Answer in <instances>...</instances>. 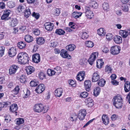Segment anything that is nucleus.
<instances>
[{
    "mask_svg": "<svg viewBox=\"0 0 130 130\" xmlns=\"http://www.w3.org/2000/svg\"><path fill=\"white\" fill-rule=\"evenodd\" d=\"M49 109L48 106H44L43 104L40 103L36 104L33 107L34 111L38 113L42 112L44 113L47 112Z\"/></svg>",
    "mask_w": 130,
    "mask_h": 130,
    "instance_id": "1",
    "label": "nucleus"
},
{
    "mask_svg": "<svg viewBox=\"0 0 130 130\" xmlns=\"http://www.w3.org/2000/svg\"><path fill=\"white\" fill-rule=\"evenodd\" d=\"M113 104L116 108H120L123 104L122 99L120 95H118L113 98Z\"/></svg>",
    "mask_w": 130,
    "mask_h": 130,
    "instance_id": "2",
    "label": "nucleus"
},
{
    "mask_svg": "<svg viewBox=\"0 0 130 130\" xmlns=\"http://www.w3.org/2000/svg\"><path fill=\"white\" fill-rule=\"evenodd\" d=\"M85 13L86 16L88 19H91L94 17V13L91 10L90 8L89 7L86 6L85 7Z\"/></svg>",
    "mask_w": 130,
    "mask_h": 130,
    "instance_id": "3",
    "label": "nucleus"
},
{
    "mask_svg": "<svg viewBox=\"0 0 130 130\" xmlns=\"http://www.w3.org/2000/svg\"><path fill=\"white\" fill-rule=\"evenodd\" d=\"M120 47L117 45L112 46L110 48V53L113 55H116L118 54L120 52Z\"/></svg>",
    "mask_w": 130,
    "mask_h": 130,
    "instance_id": "4",
    "label": "nucleus"
},
{
    "mask_svg": "<svg viewBox=\"0 0 130 130\" xmlns=\"http://www.w3.org/2000/svg\"><path fill=\"white\" fill-rule=\"evenodd\" d=\"M98 53L96 52L93 53L90 56L88 60V61L90 65H92L95 59L98 57Z\"/></svg>",
    "mask_w": 130,
    "mask_h": 130,
    "instance_id": "5",
    "label": "nucleus"
},
{
    "mask_svg": "<svg viewBox=\"0 0 130 130\" xmlns=\"http://www.w3.org/2000/svg\"><path fill=\"white\" fill-rule=\"evenodd\" d=\"M10 11L9 10H4V13L1 17L2 20L5 21L8 20L9 19L10 17H8L10 14Z\"/></svg>",
    "mask_w": 130,
    "mask_h": 130,
    "instance_id": "6",
    "label": "nucleus"
},
{
    "mask_svg": "<svg viewBox=\"0 0 130 130\" xmlns=\"http://www.w3.org/2000/svg\"><path fill=\"white\" fill-rule=\"evenodd\" d=\"M19 68V67L14 64L11 66L9 69V73L10 74H15Z\"/></svg>",
    "mask_w": 130,
    "mask_h": 130,
    "instance_id": "7",
    "label": "nucleus"
},
{
    "mask_svg": "<svg viewBox=\"0 0 130 130\" xmlns=\"http://www.w3.org/2000/svg\"><path fill=\"white\" fill-rule=\"evenodd\" d=\"M18 106L16 104L13 103L11 104L9 107V111L10 112L14 113L16 116L17 115V112L16 111L18 109Z\"/></svg>",
    "mask_w": 130,
    "mask_h": 130,
    "instance_id": "8",
    "label": "nucleus"
},
{
    "mask_svg": "<svg viewBox=\"0 0 130 130\" xmlns=\"http://www.w3.org/2000/svg\"><path fill=\"white\" fill-rule=\"evenodd\" d=\"M32 58V61L35 63H38L40 61V57L39 53H36L33 54Z\"/></svg>",
    "mask_w": 130,
    "mask_h": 130,
    "instance_id": "9",
    "label": "nucleus"
},
{
    "mask_svg": "<svg viewBox=\"0 0 130 130\" xmlns=\"http://www.w3.org/2000/svg\"><path fill=\"white\" fill-rule=\"evenodd\" d=\"M44 26L46 30L48 31H51L53 28L54 24L51 22H47L44 24Z\"/></svg>",
    "mask_w": 130,
    "mask_h": 130,
    "instance_id": "10",
    "label": "nucleus"
},
{
    "mask_svg": "<svg viewBox=\"0 0 130 130\" xmlns=\"http://www.w3.org/2000/svg\"><path fill=\"white\" fill-rule=\"evenodd\" d=\"M86 114V111L84 109L80 110L79 112L77 117L80 120H83Z\"/></svg>",
    "mask_w": 130,
    "mask_h": 130,
    "instance_id": "11",
    "label": "nucleus"
},
{
    "mask_svg": "<svg viewBox=\"0 0 130 130\" xmlns=\"http://www.w3.org/2000/svg\"><path fill=\"white\" fill-rule=\"evenodd\" d=\"M9 19L8 24L10 26L13 27L17 25L18 22L16 19L10 18Z\"/></svg>",
    "mask_w": 130,
    "mask_h": 130,
    "instance_id": "12",
    "label": "nucleus"
},
{
    "mask_svg": "<svg viewBox=\"0 0 130 130\" xmlns=\"http://www.w3.org/2000/svg\"><path fill=\"white\" fill-rule=\"evenodd\" d=\"M60 53L61 56L63 58H66L68 59H70L71 58V56L67 53V51L62 50L61 51Z\"/></svg>",
    "mask_w": 130,
    "mask_h": 130,
    "instance_id": "13",
    "label": "nucleus"
},
{
    "mask_svg": "<svg viewBox=\"0 0 130 130\" xmlns=\"http://www.w3.org/2000/svg\"><path fill=\"white\" fill-rule=\"evenodd\" d=\"M92 76V80L93 82H94L98 81L100 77L99 74L97 72L94 73Z\"/></svg>",
    "mask_w": 130,
    "mask_h": 130,
    "instance_id": "14",
    "label": "nucleus"
},
{
    "mask_svg": "<svg viewBox=\"0 0 130 130\" xmlns=\"http://www.w3.org/2000/svg\"><path fill=\"white\" fill-rule=\"evenodd\" d=\"M45 88L44 85L41 84L38 86L35 90L36 93H41L44 90Z\"/></svg>",
    "mask_w": 130,
    "mask_h": 130,
    "instance_id": "15",
    "label": "nucleus"
},
{
    "mask_svg": "<svg viewBox=\"0 0 130 130\" xmlns=\"http://www.w3.org/2000/svg\"><path fill=\"white\" fill-rule=\"evenodd\" d=\"M85 74V72L84 71L79 72L76 76L77 80L80 81L83 80L84 78Z\"/></svg>",
    "mask_w": 130,
    "mask_h": 130,
    "instance_id": "16",
    "label": "nucleus"
},
{
    "mask_svg": "<svg viewBox=\"0 0 130 130\" xmlns=\"http://www.w3.org/2000/svg\"><path fill=\"white\" fill-rule=\"evenodd\" d=\"M119 33L121 37L123 38H125L128 36V32L127 30H120L119 31Z\"/></svg>",
    "mask_w": 130,
    "mask_h": 130,
    "instance_id": "17",
    "label": "nucleus"
},
{
    "mask_svg": "<svg viewBox=\"0 0 130 130\" xmlns=\"http://www.w3.org/2000/svg\"><path fill=\"white\" fill-rule=\"evenodd\" d=\"M22 57L23 60L24 65L28 63L29 61V58L27 54L25 52H22Z\"/></svg>",
    "mask_w": 130,
    "mask_h": 130,
    "instance_id": "18",
    "label": "nucleus"
},
{
    "mask_svg": "<svg viewBox=\"0 0 130 130\" xmlns=\"http://www.w3.org/2000/svg\"><path fill=\"white\" fill-rule=\"evenodd\" d=\"M25 70L27 74L29 75L34 72L35 71V69L32 66H29L26 67Z\"/></svg>",
    "mask_w": 130,
    "mask_h": 130,
    "instance_id": "19",
    "label": "nucleus"
},
{
    "mask_svg": "<svg viewBox=\"0 0 130 130\" xmlns=\"http://www.w3.org/2000/svg\"><path fill=\"white\" fill-rule=\"evenodd\" d=\"M8 54L10 57H12L15 56L16 54V50L15 47L11 48L8 51Z\"/></svg>",
    "mask_w": 130,
    "mask_h": 130,
    "instance_id": "20",
    "label": "nucleus"
},
{
    "mask_svg": "<svg viewBox=\"0 0 130 130\" xmlns=\"http://www.w3.org/2000/svg\"><path fill=\"white\" fill-rule=\"evenodd\" d=\"M84 85L86 90L87 91H89L91 86V81L89 80H86L84 82Z\"/></svg>",
    "mask_w": 130,
    "mask_h": 130,
    "instance_id": "21",
    "label": "nucleus"
},
{
    "mask_svg": "<svg viewBox=\"0 0 130 130\" xmlns=\"http://www.w3.org/2000/svg\"><path fill=\"white\" fill-rule=\"evenodd\" d=\"M113 40L116 43L119 44L122 43V38L121 36L116 35L113 37Z\"/></svg>",
    "mask_w": 130,
    "mask_h": 130,
    "instance_id": "22",
    "label": "nucleus"
},
{
    "mask_svg": "<svg viewBox=\"0 0 130 130\" xmlns=\"http://www.w3.org/2000/svg\"><path fill=\"white\" fill-rule=\"evenodd\" d=\"M102 120L103 123L105 125H107L109 124V119L106 115L105 114L103 115Z\"/></svg>",
    "mask_w": 130,
    "mask_h": 130,
    "instance_id": "23",
    "label": "nucleus"
},
{
    "mask_svg": "<svg viewBox=\"0 0 130 130\" xmlns=\"http://www.w3.org/2000/svg\"><path fill=\"white\" fill-rule=\"evenodd\" d=\"M22 56V52L19 53L17 57V61L18 63L24 65L23 60V59Z\"/></svg>",
    "mask_w": 130,
    "mask_h": 130,
    "instance_id": "24",
    "label": "nucleus"
},
{
    "mask_svg": "<svg viewBox=\"0 0 130 130\" xmlns=\"http://www.w3.org/2000/svg\"><path fill=\"white\" fill-rule=\"evenodd\" d=\"M36 43L39 45L43 44L45 42L44 38L42 37L36 38Z\"/></svg>",
    "mask_w": 130,
    "mask_h": 130,
    "instance_id": "25",
    "label": "nucleus"
},
{
    "mask_svg": "<svg viewBox=\"0 0 130 130\" xmlns=\"http://www.w3.org/2000/svg\"><path fill=\"white\" fill-rule=\"evenodd\" d=\"M90 7L96 9L98 7V5L97 3L94 1H91L88 3Z\"/></svg>",
    "mask_w": 130,
    "mask_h": 130,
    "instance_id": "26",
    "label": "nucleus"
},
{
    "mask_svg": "<svg viewBox=\"0 0 130 130\" xmlns=\"http://www.w3.org/2000/svg\"><path fill=\"white\" fill-rule=\"evenodd\" d=\"M24 39L25 41L27 43H30L33 41V37L29 35H27L24 36Z\"/></svg>",
    "mask_w": 130,
    "mask_h": 130,
    "instance_id": "27",
    "label": "nucleus"
},
{
    "mask_svg": "<svg viewBox=\"0 0 130 130\" xmlns=\"http://www.w3.org/2000/svg\"><path fill=\"white\" fill-rule=\"evenodd\" d=\"M102 7L103 10L105 12L108 11L109 9V4L106 2H104L102 4Z\"/></svg>",
    "mask_w": 130,
    "mask_h": 130,
    "instance_id": "28",
    "label": "nucleus"
},
{
    "mask_svg": "<svg viewBox=\"0 0 130 130\" xmlns=\"http://www.w3.org/2000/svg\"><path fill=\"white\" fill-rule=\"evenodd\" d=\"M98 34L101 36H104L106 34V31L103 28H100L97 30Z\"/></svg>",
    "mask_w": 130,
    "mask_h": 130,
    "instance_id": "29",
    "label": "nucleus"
},
{
    "mask_svg": "<svg viewBox=\"0 0 130 130\" xmlns=\"http://www.w3.org/2000/svg\"><path fill=\"white\" fill-rule=\"evenodd\" d=\"M26 45V44L24 42L20 41L18 43L17 46L20 49H22L25 48Z\"/></svg>",
    "mask_w": 130,
    "mask_h": 130,
    "instance_id": "30",
    "label": "nucleus"
},
{
    "mask_svg": "<svg viewBox=\"0 0 130 130\" xmlns=\"http://www.w3.org/2000/svg\"><path fill=\"white\" fill-rule=\"evenodd\" d=\"M124 90L126 92H128L130 90V82L126 81L124 84Z\"/></svg>",
    "mask_w": 130,
    "mask_h": 130,
    "instance_id": "31",
    "label": "nucleus"
},
{
    "mask_svg": "<svg viewBox=\"0 0 130 130\" xmlns=\"http://www.w3.org/2000/svg\"><path fill=\"white\" fill-rule=\"evenodd\" d=\"M85 102L89 107H92L93 105V100L91 98L86 99L85 100Z\"/></svg>",
    "mask_w": 130,
    "mask_h": 130,
    "instance_id": "32",
    "label": "nucleus"
},
{
    "mask_svg": "<svg viewBox=\"0 0 130 130\" xmlns=\"http://www.w3.org/2000/svg\"><path fill=\"white\" fill-rule=\"evenodd\" d=\"M82 13L79 12H73L72 14V16L75 19L79 18L81 17L82 14Z\"/></svg>",
    "mask_w": 130,
    "mask_h": 130,
    "instance_id": "33",
    "label": "nucleus"
},
{
    "mask_svg": "<svg viewBox=\"0 0 130 130\" xmlns=\"http://www.w3.org/2000/svg\"><path fill=\"white\" fill-rule=\"evenodd\" d=\"M76 47L73 44H70L66 47V49L69 51H72L74 50Z\"/></svg>",
    "mask_w": 130,
    "mask_h": 130,
    "instance_id": "34",
    "label": "nucleus"
},
{
    "mask_svg": "<svg viewBox=\"0 0 130 130\" xmlns=\"http://www.w3.org/2000/svg\"><path fill=\"white\" fill-rule=\"evenodd\" d=\"M104 63L102 59H98L96 61V67L99 68H101L102 67Z\"/></svg>",
    "mask_w": 130,
    "mask_h": 130,
    "instance_id": "35",
    "label": "nucleus"
},
{
    "mask_svg": "<svg viewBox=\"0 0 130 130\" xmlns=\"http://www.w3.org/2000/svg\"><path fill=\"white\" fill-rule=\"evenodd\" d=\"M27 77L24 75H21L19 78L20 82L23 84H25L27 82Z\"/></svg>",
    "mask_w": 130,
    "mask_h": 130,
    "instance_id": "36",
    "label": "nucleus"
},
{
    "mask_svg": "<svg viewBox=\"0 0 130 130\" xmlns=\"http://www.w3.org/2000/svg\"><path fill=\"white\" fill-rule=\"evenodd\" d=\"M101 91V88L99 87H96L94 90L93 93L94 95L95 96H97L99 94Z\"/></svg>",
    "mask_w": 130,
    "mask_h": 130,
    "instance_id": "37",
    "label": "nucleus"
},
{
    "mask_svg": "<svg viewBox=\"0 0 130 130\" xmlns=\"http://www.w3.org/2000/svg\"><path fill=\"white\" fill-rule=\"evenodd\" d=\"M23 91L24 92L23 97L24 98H27L30 94V92L27 88L24 89Z\"/></svg>",
    "mask_w": 130,
    "mask_h": 130,
    "instance_id": "38",
    "label": "nucleus"
},
{
    "mask_svg": "<svg viewBox=\"0 0 130 130\" xmlns=\"http://www.w3.org/2000/svg\"><path fill=\"white\" fill-rule=\"evenodd\" d=\"M31 14L30 10L29 8L26 9L24 12V16L27 18L29 17Z\"/></svg>",
    "mask_w": 130,
    "mask_h": 130,
    "instance_id": "39",
    "label": "nucleus"
},
{
    "mask_svg": "<svg viewBox=\"0 0 130 130\" xmlns=\"http://www.w3.org/2000/svg\"><path fill=\"white\" fill-rule=\"evenodd\" d=\"M38 75L39 78L41 80H43L46 78L45 74L44 73L42 72L39 73Z\"/></svg>",
    "mask_w": 130,
    "mask_h": 130,
    "instance_id": "40",
    "label": "nucleus"
},
{
    "mask_svg": "<svg viewBox=\"0 0 130 130\" xmlns=\"http://www.w3.org/2000/svg\"><path fill=\"white\" fill-rule=\"evenodd\" d=\"M16 124L18 125H21L24 123V119L19 118L16 119Z\"/></svg>",
    "mask_w": 130,
    "mask_h": 130,
    "instance_id": "41",
    "label": "nucleus"
},
{
    "mask_svg": "<svg viewBox=\"0 0 130 130\" xmlns=\"http://www.w3.org/2000/svg\"><path fill=\"white\" fill-rule=\"evenodd\" d=\"M39 84V82L35 79L31 80L30 83V86L34 87L37 86Z\"/></svg>",
    "mask_w": 130,
    "mask_h": 130,
    "instance_id": "42",
    "label": "nucleus"
},
{
    "mask_svg": "<svg viewBox=\"0 0 130 130\" xmlns=\"http://www.w3.org/2000/svg\"><path fill=\"white\" fill-rule=\"evenodd\" d=\"M106 83V81L103 79L102 78L100 79L98 82V84L101 87H103Z\"/></svg>",
    "mask_w": 130,
    "mask_h": 130,
    "instance_id": "43",
    "label": "nucleus"
},
{
    "mask_svg": "<svg viewBox=\"0 0 130 130\" xmlns=\"http://www.w3.org/2000/svg\"><path fill=\"white\" fill-rule=\"evenodd\" d=\"M55 73V72L53 70L51 69H48L47 71V74L49 76H52L54 75Z\"/></svg>",
    "mask_w": 130,
    "mask_h": 130,
    "instance_id": "44",
    "label": "nucleus"
},
{
    "mask_svg": "<svg viewBox=\"0 0 130 130\" xmlns=\"http://www.w3.org/2000/svg\"><path fill=\"white\" fill-rule=\"evenodd\" d=\"M86 45L88 47H92L94 45L93 43L91 41H87L85 43Z\"/></svg>",
    "mask_w": 130,
    "mask_h": 130,
    "instance_id": "45",
    "label": "nucleus"
},
{
    "mask_svg": "<svg viewBox=\"0 0 130 130\" xmlns=\"http://www.w3.org/2000/svg\"><path fill=\"white\" fill-rule=\"evenodd\" d=\"M68 83L70 87H75L76 86L75 82L72 79L69 80Z\"/></svg>",
    "mask_w": 130,
    "mask_h": 130,
    "instance_id": "46",
    "label": "nucleus"
},
{
    "mask_svg": "<svg viewBox=\"0 0 130 130\" xmlns=\"http://www.w3.org/2000/svg\"><path fill=\"white\" fill-rule=\"evenodd\" d=\"M112 69L110 66L107 65L105 67V72L107 73H111Z\"/></svg>",
    "mask_w": 130,
    "mask_h": 130,
    "instance_id": "47",
    "label": "nucleus"
},
{
    "mask_svg": "<svg viewBox=\"0 0 130 130\" xmlns=\"http://www.w3.org/2000/svg\"><path fill=\"white\" fill-rule=\"evenodd\" d=\"M7 5L10 8H13L15 7V3L12 1L8 2L7 3Z\"/></svg>",
    "mask_w": 130,
    "mask_h": 130,
    "instance_id": "48",
    "label": "nucleus"
},
{
    "mask_svg": "<svg viewBox=\"0 0 130 130\" xmlns=\"http://www.w3.org/2000/svg\"><path fill=\"white\" fill-rule=\"evenodd\" d=\"M5 49V48L4 46L0 47V57H2L4 54Z\"/></svg>",
    "mask_w": 130,
    "mask_h": 130,
    "instance_id": "49",
    "label": "nucleus"
},
{
    "mask_svg": "<svg viewBox=\"0 0 130 130\" xmlns=\"http://www.w3.org/2000/svg\"><path fill=\"white\" fill-rule=\"evenodd\" d=\"M77 116L76 115H73L69 118V119L72 122L76 121L77 119Z\"/></svg>",
    "mask_w": 130,
    "mask_h": 130,
    "instance_id": "50",
    "label": "nucleus"
},
{
    "mask_svg": "<svg viewBox=\"0 0 130 130\" xmlns=\"http://www.w3.org/2000/svg\"><path fill=\"white\" fill-rule=\"evenodd\" d=\"M88 95V93L86 92H83L80 94V97L82 98H85Z\"/></svg>",
    "mask_w": 130,
    "mask_h": 130,
    "instance_id": "51",
    "label": "nucleus"
},
{
    "mask_svg": "<svg viewBox=\"0 0 130 130\" xmlns=\"http://www.w3.org/2000/svg\"><path fill=\"white\" fill-rule=\"evenodd\" d=\"M63 90L61 88L57 89V97H60L62 95Z\"/></svg>",
    "mask_w": 130,
    "mask_h": 130,
    "instance_id": "52",
    "label": "nucleus"
},
{
    "mask_svg": "<svg viewBox=\"0 0 130 130\" xmlns=\"http://www.w3.org/2000/svg\"><path fill=\"white\" fill-rule=\"evenodd\" d=\"M88 35L86 32H82V38L83 39H86L88 38Z\"/></svg>",
    "mask_w": 130,
    "mask_h": 130,
    "instance_id": "53",
    "label": "nucleus"
},
{
    "mask_svg": "<svg viewBox=\"0 0 130 130\" xmlns=\"http://www.w3.org/2000/svg\"><path fill=\"white\" fill-rule=\"evenodd\" d=\"M113 35L111 33H108L106 35V37L107 39L110 40L112 39L113 37Z\"/></svg>",
    "mask_w": 130,
    "mask_h": 130,
    "instance_id": "54",
    "label": "nucleus"
},
{
    "mask_svg": "<svg viewBox=\"0 0 130 130\" xmlns=\"http://www.w3.org/2000/svg\"><path fill=\"white\" fill-rule=\"evenodd\" d=\"M33 33L36 35L38 36L40 33V30L37 28H35L33 30Z\"/></svg>",
    "mask_w": 130,
    "mask_h": 130,
    "instance_id": "55",
    "label": "nucleus"
},
{
    "mask_svg": "<svg viewBox=\"0 0 130 130\" xmlns=\"http://www.w3.org/2000/svg\"><path fill=\"white\" fill-rule=\"evenodd\" d=\"M122 9L123 11L126 12L128 11V8L127 5H123L122 6Z\"/></svg>",
    "mask_w": 130,
    "mask_h": 130,
    "instance_id": "56",
    "label": "nucleus"
},
{
    "mask_svg": "<svg viewBox=\"0 0 130 130\" xmlns=\"http://www.w3.org/2000/svg\"><path fill=\"white\" fill-rule=\"evenodd\" d=\"M32 15L33 17L37 19H38L40 17L39 13H36L35 12H33Z\"/></svg>",
    "mask_w": 130,
    "mask_h": 130,
    "instance_id": "57",
    "label": "nucleus"
},
{
    "mask_svg": "<svg viewBox=\"0 0 130 130\" xmlns=\"http://www.w3.org/2000/svg\"><path fill=\"white\" fill-rule=\"evenodd\" d=\"M20 90L19 86L18 85L15 87V88L13 89V91L15 92V93L17 94L19 93Z\"/></svg>",
    "mask_w": 130,
    "mask_h": 130,
    "instance_id": "58",
    "label": "nucleus"
},
{
    "mask_svg": "<svg viewBox=\"0 0 130 130\" xmlns=\"http://www.w3.org/2000/svg\"><path fill=\"white\" fill-rule=\"evenodd\" d=\"M24 9L23 6L21 5L18 6L17 8L18 11L20 12L22 11Z\"/></svg>",
    "mask_w": 130,
    "mask_h": 130,
    "instance_id": "59",
    "label": "nucleus"
},
{
    "mask_svg": "<svg viewBox=\"0 0 130 130\" xmlns=\"http://www.w3.org/2000/svg\"><path fill=\"white\" fill-rule=\"evenodd\" d=\"M57 45V42L56 41H51L50 46L51 47H55Z\"/></svg>",
    "mask_w": 130,
    "mask_h": 130,
    "instance_id": "60",
    "label": "nucleus"
},
{
    "mask_svg": "<svg viewBox=\"0 0 130 130\" xmlns=\"http://www.w3.org/2000/svg\"><path fill=\"white\" fill-rule=\"evenodd\" d=\"M65 33V31L61 29L57 30V34L59 35H63Z\"/></svg>",
    "mask_w": 130,
    "mask_h": 130,
    "instance_id": "61",
    "label": "nucleus"
},
{
    "mask_svg": "<svg viewBox=\"0 0 130 130\" xmlns=\"http://www.w3.org/2000/svg\"><path fill=\"white\" fill-rule=\"evenodd\" d=\"M5 3L3 2H0V8L2 9H4L5 8Z\"/></svg>",
    "mask_w": 130,
    "mask_h": 130,
    "instance_id": "62",
    "label": "nucleus"
},
{
    "mask_svg": "<svg viewBox=\"0 0 130 130\" xmlns=\"http://www.w3.org/2000/svg\"><path fill=\"white\" fill-rule=\"evenodd\" d=\"M3 104H4V107H6L11 104V102L9 101H7L6 102H3Z\"/></svg>",
    "mask_w": 130,
    "mask_h": 130,
    "instance_id": "63",
    "label": "nucleus"
},
{
    "mask_svg": "<svg viewBox=\"0 0 130 130\" xmlns=\"http://www.w3.org/2000/svg\"><path fill=\"white\" fill-rule=\"evenodd\" d=\"M7 86L9 88H12L13 86V82H11L8 83Z\"/></svg>",
    "mask_w": 130,
    "mask_h": 130,
    "instance_id": "64",
    "label": "nucleus"
}]
</instances>
